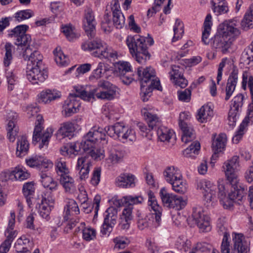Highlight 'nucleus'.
Here are the masks:
<instances>
[{
	"label": "nucleus",
	"instance_id": "nucleus-24",
	"mask_svg": "<svg viewBox=\"0 0 253 253\" xmlns=\"http://www.w3.org/2000/svg\"><path fill=\"white\" fill-rule=\"evenodd\" d=\"M143 198L141 196H126L120 199L115 200L114 204L117 207L125 206V208H131V211L133 209V205L141 203Z\"/></svg>",
	"mask_w": 253,
	"mask_h": 253
},
{
	"label": "nucleus",
	"instance_id": "nucleus-35",
	"mask_svg": "<svg viewBox=\"0 0 253 253\" xmlns=\"http://www.w3.org/2000/svg\"><path fill=\"white\" fill-rule=\"evenodd\" d=\"M95 53V57L100 58L115 59L118 57L117 52L111 47L107 45L105 42L99 52H97Z\"/></svg>",
	"mask_w": 253,
	"mask_h": 253
},
{
	"label": "nucleus",
	"instance_id": "nucleus-5",
	"mask_svg": "<svg viewBox=\"0 0 253 253\" xmlns=\"http://www.w3.org/2000/svg\"><path fill=\"white\" fill-rule=\"evenodd\" d=\"M126 44L130 54L138 63L143 64L149 59L150 55L147 50L145 38L139 35L128 36Z\"/></svg>",
	"mask_w": 253,
	"mask_h": 253
},
{
	"label": "nucleus",
	"instance_id": "nucleus-29",
	"mask_svg": "<svg viewBox=\"0 0 253 253\" xmlns=\"http://www.w3.org/2000/svg\"><path fill=\"white\" fill-rule=\"evenodd\" d=\"M104 43L100 39L96 38L84 42L82 44V48L84 51H93L92 55L95 57V53L99 52Z\"/></svg>",
	"mask_w": 253,
	"mask_h": 253
},
{
	"label": "nucleus",
	"instance_id": "nucleus-19",
	"mask_svg": "<svg viewBox=\"0 0 253 253\" xmlns=\"http://www.w3.org/2000/svg\"><path fill=\"white\" fill-rule=\"evenodd\" d=\"M54 202V200L52 196L50 194L47 193L46 194L45 193L44 196H42L41 203L39 205V214L42 217L46 220L50 219L49 214Z\"/></svg>",
	"mask_w": 253,
	"mask_h": 253
},
{
	"label": "nucleus",
	"instance_id": "nucleus-22",
	"mask_svg": "<svg viewBox=\"0 0 253 253\" xmlns=\"http://www.w3.org/2000/svg\"><path fill=\"white\" fill-rule=\"evenodd\" d=\"M148 205L154 211L153 213H150L155 217L154 226L155 227H157L161 224L162 209L158 205L154 193L152 191H149L148 193Z\"/></svg>",
	"mask_w": 253,
	"mask_h": 253
},
{
	"label": "nucleus",
	"instance_id": "nucleus-34",
	"mask_svg": "<svg viewBox=\"0 0 253 253\" xmlns=\"http://www.w3.org/2000/svg\"><path fill=\"white\" fill-rule=\"evenodd\" d=\"M60 92L55 90L46 89L42 91L39 96V102L44 104L48 103L52 100L60 98Z\"/></svg>",
	"mask_w": 253,
	"mask_h": 253
},
{
	"label": "nucleus",
	"instance_id": "nucleus-54",
	"mask_svg": "<svg viewBox=\"0 0 253 253\" xmlns=\"http://www.w3.org/2000/svg\"><path fill=\"white\" fill-rule=\"evenodd\" d=\"M10 176H13L16 180L22 181L28 179L30 177V173L25 170V169H23L18 167L12 171Z\"/></svg>",
	"mask_w": 253,
	"mask_h": 253
},
{
	"label": "nucleus",
	"instance_id": "nucleus-32",
	"mask_svg": "<svg viewBox=\"0 0 253 253\" xmlns=\"http://www.w3.org/2000/svg\"><path fill=\"white\" fill-rule=\"evenodd\" d=\"M106 133L105 128H98V129H91L86 134L87 138H90L95 144L101 141H105L107 143Z\"/></svg>",
	"mask_w": 253,
	"mask_h": 253
},
{
	"label": "nucleus",
	"instance_id": "nucleus-50",
	"mask_svg": "<svg viewBox=\"0 0 253 253\" xmlns=\"http://www.w3.org/2000/svg\"><path fill=\"white\" fill-rule=\"evenodd\" d=\"M60 182L66 192L73 193L76 190L74 179L69 175L60 178Z\"/></svg>",
	"mask_w": 253,
	"mask_h": 253
},
{
	"label": "nucleus",
	"instance_id": "nucleus-12",
	"mask_svg": "<svg viewBox=\"0 0 253 253\" xmlns=\"http://www.w3.org/2000/svg\"><path fill=\"white\" fill-rule=\"evenodd\" d=\"M239 157L234 156L231 159L225 162L223 166L227 180L231 186L238 184L236 171L239 166Z\"/></svg>",
	"mask_w": 253,
	"mask_h": 253
},
{
	"label": "nucleus",
	"instance_id": "nucleus-60",
	"mask_svg": "<svg viewBox=\"0 0 253 253\" xmlns=\"http://www.w3.org/2000/svg\"><path fill=\"white\" fill-rule=\"evenodd\" d=\"M171 71L169 72L170 80L174 81L180 77H182L184 69L178 65H172L171 67Z\"/></svg>",
	"mask_w": 253,
	"mask_h": 253
},
{
	"label": "nucleus",
	"instance_id": "nucleus-11",
	"mask_svg": "<svg viewBox=\"0 0 253 253\" xmlns=\"http://www.w3.org/2000/svg\"><path fill=\"white\" fill-rule=\"evenodd\" d=\"M28 29L26 25L16 26L13 29L8 31V37L13 39L14 43L18 46H27L31 42V36L26 33Z\"/></svg>",
	"mask_w": 253,
	"mask_h": 253
},
{
	"label": "nucleus",
	"instance_id": "nucleus-7",
	"mask_svg": "<svg viewBox=\"0 0 253 253\" xmlns=\"http://www.w3.org/2000/svg\"><path fill=\"white\" fill-rule=\"evenodd\" d=\"M232 187L234 190H232L229 193L228 196L226 197L224 186L223 185L218 186V197L225 209H230L233 206L234 203L240 204L239 202L243 200L246 194L247 188L238 185V184L236 185L232 186Z\"/></svg>",
	"mask_w": 253,
	"mask_h": 253
},
{
	"label": "nucleus",
	"instance_id": "nucleus-39",
	"mask_svg": "<svg viewBox=\"0 0 253 253\" xmlns=\"http://www.w3.org/2000/svg\"><path fill=\"white\" fill-rule=\"evenodd\" d=\"M64 219L68 220L70 219V216H75L80 213V210L78 204L74 200H70L65 207Z\"/></svg>",
	"mask_w": 253,
	"mask_h": 253
},
{
	"label": "nucleus",
	"instance_id": "nucleus-46",
	"mask_svg": "<svg viewBox=\"0 0 253 253\" xmlns=\"http://www.w3.org/2000/svg\"><path fill=\"white\" fill-rule=\"evenodd\" d=\"M54 59L56 63L61 66H66L69 63V59L61 51L60 48L57 47L53 51Z\"/></svg>",
	"mask_w": 253,
	"mask_h": 253
},
{
	"label": "nucleus",
	"instance_id": "nucleus-20",
	"mask_svg": "<svg viewBox=\"0 0 253 253\" xmlns=\"http://www.w3.org/2000/svg\"><path fill=\"white\" fill-rule=\"evenodd\" d=\"M188 117L189 115L185 112L181 113L179 115V126L183 131L181 140L185 143L192 140L195 137L194 130L191 127L188 126L185 122V120L188 119Z\"/></svg>",
	"mask_w": 253,
	"mask_h": 253
},
{
	"label": "nucleus",
	"instance_id": "nucleus-56",
	"mask_svg": "<svg viewBox=\"0 0 253 253\" xmlns=\"http://www.w3.org/2000/svg\"><path fill=\"white\" fill-rule=\"evenodd\" d=\"M57 172L61 177L69 175V169L66 166V162L62 159H59L56 162Z\"/></svg>",
	"mask_w": 253,
	"mask_h": 253
},
{
	"label": "nucleus",
	"instance_id": "nucleus-21",
	"mask_svg": "<svg viewBox=\"0 0 253 253\" xmlns=\"http://www.w3.org/2000/svg\"><path fill=\"white\" fill-rule=\"evenodd\" d=\"M17 114L13 112H10L6 116L7 121L6 130L7 131V137L10 141L13 142L18 132V127L17 126Z\"/></svg>",
	"mask_w": 253,
	"mask_h": 253
},
{
	"label": "nucleus",
	"instance_id": "nucleus-48",
	"mask_svg": "<svg viewBox=\"0 0 253 253\" xmlns=\"http://www.w3.org/2000/svg\"><path fill=\"white\" fill-rule=\"evenodd\" d=\"M160 196L164 205L171 208L175 195L169 193L165 188H162L160 191Z\"/></svg>",
	"mask_w": 253,
	"mask_h": 253
},
{
	"label": "nucleus",
	"instance_id": "nucleus-41",
	"mask_svg": "<svg viewBox=\"0 0 253 253\" xmlns=\"http://www.w3.org/2000/svg\"><path fill=\"white\" fill-rule=\"evenodd\" d=\"M154 222L155 217L149 213L148 215L139 216L137 221V226L141 230L151 226L155 228L154 226Z\"/></svg>",
	"mask_w": 253,
	"mask_h": 253
},
{
	"label": "nucleus",
	"instance_id": "nucleus-53",
	"mask_svg": "<svg viewBox=\"0 0 253 253\" xmlns=\"http://www.w3.org/2000/svg\"><path fill=\"white\" fill-rule=\"evenodd\" d=\"M174 36L172 42H175L180 39L184 33V26L182 22L178 19H176L173 27Z\"/></svg>",
	"mask_w": 253,
	"mask_h": 253
},
{
	"label": "nucleus",
	"instance_id": "nucleus-64",
	"mask_svg": "<svg viewBox=\"0 0 253 253\" xmlns=\"http://www.w3.org/2000/svg\"><path fill=\"white\" fill-rule=\"evenodd\" d=\"M215 193L216 191H214V192L203 194L204 197V200L205 202V205L207 207H213L216 202L217 200Z\"/></svg>",
	"mask_w": 253,
	"mask_h": 253
},
{
	"label": "nucleus",
	"instance_id": "nucleus-51",
	"mask_svg": "<svg viewBox=\"0 0 253 253\" xmlns=\"http://www.w3.org/2000/svg\"><path fill=\"white\" fill-rule=\"evenodd\" d=\"M176 248L179 250L187 252L191 247V242L184 236L178 237L175 243Z\"/></svg>",
	"mask_w": 253,
	"mask_h": 253
},
{
	"label": "nucleus",
	"instance_id": "nucleus-42",
	"mask_svg": "<svg viewBox=\"0 0 253 253\" xmlns=\"http://www.w3.org/2000/svg\"><path fill=\"white\" fill-rule=\"evenodd\" d=\"M5 234L6 239L0 246V253H7L11 247V243L16 236L15 231L10 230L8 232L5 231Z\"/></svg>",
	"mask_w": 253,
	"mask_h": 253
},
{
	"label": "nucleus",
	"instance_id": "nucleus-6",
	"mask_svg": "<svg viewBox=\"0 0 253 253\" xmlns=\"http://www.w3.org/2000/svg\"><path fill=\"white\" fill-rule=\"evenodd\" d=\"M163 175L166 181L170 184L172 189L175 192L184 194L187 191V184L183 179L180 170L174 166L166 167L163 172Z\"/></svg>",
	"mask_w": 253,
	"mask_h": 253
},
{
	"label": "nucleus",
	"instance_id": "nucleus-36",
	"mask_svg": "<svg viewBox=\"0 0 253 253\" xmlns=\"http://www.w3.org/2000/svg\"><path fill=\"white\" fill-rule=\"evenodd\" d=\"M132 219L131 208H125L120 218L119 226L120 228L123 230L127 229L129 227V223Z\"/></svg>",
	"mask_w": 253,
	"mask_h": 253
},
{
	"label": "nucleus",
	"instance_id": "nucleus-2",
	"mask_svg": "<svg viewBox=\"0 0 253 253\" xmlns=\"http://www.w3.org/2000/svg\"><path fill=\"white\" fill-rule=\"evenodd\" d=\"M137 75L140 83V95L143 101L148 100L153 89L162 90L160 80L156 76L155 71L151 67L145 69L139 67Z\"/></svg>",
	"mask_w": 253,
	"mask_h": 253
},
{
	"label": "nucleus",
	"instance_id": "nucleus-44",
	"mask_svg": "<svg viewBox=\"0 0 253 253\" xmlns=\"http://www.w3.org/2000/svg\"><path fill=\"white\" fill-rule=\"evenodd\" d=\"M22 191L28 206L30 207L32 204V199L35 193L34 182H29L25 183L23 186Z\"/></svg>",
	"mask_w": 253,
	"mask_h": 253
},
{
	"label": "nucleus",
	"instance_id": "nucleus-40",
	"mask_svg": "<svg viewBox=\"0 0 253 253\" xmlns=\"http://www.w3.org/2000/svg\"><path fill=\"white\" fill-rule=\"evenodd\" d=\"M213 115V111L208 105L203 106L199 110L197 116L199 122L204 123L210 120Z\"/></svg>",
	"mask_w": 253,
	"mask_h": 253
},
{
	"label": "nucleus",
	"instance_id": "nucleus-30",
	"mask_svg": "<svg viewBox=\"0 0 253 253\" xmlns=\"http://www.w3.org/2000/svg\"><path fill=\"white\" fill-rule=\"evenodd\" d=\"M95 143L92 142V140L90 138H87V134L84 136L83 140L81 143L75 142L74 144L71 146V150H75L77 152L81 151L87 152L90 151L91 149L95 148Z\"/></svg>",
	"mask_w": 253,
	"mask_h": 253
},
{
	"label": "nucleus",
	"instance_id": "nucleus-59",
	"mask_svg": "<svg viewBox=\"0 0 253 253\" xmlns=\"http://www.w3.org/2000/svg\"><path fill=\"white\" fill-rule=\"evenodd\" d=\"M200 189L203 190V194L214 192L216 191L217 187L215 185L209 181L203 180L199 182L198 185Z\"/></svg>",
	"mask_w": 253,
	"mask_h": 253
},
{
	"label": "nucleus",
	"instance_id": "nucleus-27",
	"mask_svg": "<svg viewBox=\"0 0 253 253\" xmlns=\"http://www.w3.org/2000/svg\"><path fill=\"white\" fill-rule=\"evenodd\" d=\"M135 176L127 173H123L118 176L115 181L116 186L120 188H129L135 186Z\"/></svg>",
	"mask_w": 253,
	"mask_h": 253
},
{
	"label": "nucleus",
	"instance_id": "nucleus-10",
	"mask_svg": "<svg viewBox=\"0 0 253 253\" xmlns=\"http://www.w3.org/2000/svg\"><path fill=\"white\" fill-rule=\"evenodd\" d=\"M185 219L191 227L197 225L202 232H208L211 230L209 217L205 216L201 207L194 208L191 217L186 219L183 217V220Z\"/></svg>",
	"mask_w": 253,
	"mask_h": 253
},
{
	"label": "nucleus",
	"instance_id": "nucleus-13",
	"mask_svg": "<svg viewBox=\"0 0 253 253\" xmlns=\"http://www.w3.org/2000/svg\"><path fill=\"white\" fill-rule=\"evenodd\" d=\"M98 86L103 89L102 91L98 92H97L95 89L94 96L95 95L98 99L111 100L115 99L119 93V89L115 85L108 81H100Z\"/></svg>",
	"mask_w": 253,
	"mask_h": 253
},
{
	"label": "nucleus",
	"instance_id": "nucleus-25",
	"mask_svg": "<svg viewBox=\"0 0 253 253\" xmlns=\"http://www.w3.org/2000/svg\"><path fill=\"white\" fill-rule=\"evenodd\" d=\"M125 155L126 152L123 148L112 146L109 149L108 160L112 165L117 164L123 162Z\"/></svg>",
	"mask_w": 253,
	"mask_h": 253
},
{
	"label": "nucleus",
	"instance_id": "nucleus-52",
	"mask_svg": "<svg viewBox=\"0 0 253 253\" xmlns=\"http://www.w3.org/2000/svg\"><path fill=\"white\" fill-rule=\"evenodd\" d=\"M62 32L70 41H73L79 37V34L77 33L75 28L71 25L63 26L62 28Z\"/></svg>",
	"mask_w": 253,
	"mask_h": 253
},
{
	"label": "nucleus",
	"instance_id": "nucleus-4",
	"mask_svg": "<svg viewBox=\"0 0 253 253\" xmlns=\"http://www.w3.org/2000/svg\"><path fill=\"white\" fill-rule=\"evenodd\" d=\"M76 92L70 93L68 98L65 101L63 108L66 117H70L76 113L81 107V99L89 101L94 98L95 90H92L89 92L82 89L76 88Z\"/></svg>",
	"mask_w": 253,
	"mask_h": 253
},
{
	"label": "nucleus",
	"instance_id": "nucleus-16",
	"mask_svg": "<svg viewBox=\"0 0 253 253\" xmlns=\"http://www.w3.org/2000/svg\"><path fill=\"white\" fill-rule=\"evenodd\" d=\"M141 114L147 122L149 128H147L146 126L143 123H139L137 124V126L141 131L147 133L149 131L160 124L158 117L156 115L152 113L149 108H143L141 110Z\"/></svg>",
	"mask_w": 253,
	"mask_h": 253
},
{
	"label": "nucleus",
	"instance_id": "nucleus-49",
	"mask_svg": "<svg viewBox=\"0 0 253 253\" xmlns=\"http://www.w3.org/2000/svg\"><path fill=\"white\" fill-rule=\"evenodd\" d=\"M200 149V143L198 141H194L183 151V154L186 157L195 158L199 154Z\"/></svg>",
	"mask_w": 253,
	"mask_h": 253
},
{
	"label": "nucleus",
	"instance_id": "nucleus-37",
	"mask_svg": "<svg viewBox=\"0 0 253 253\" xmlns=\"http://www.w3.org/2000/svg\"><path fill=\"white\" fill-rule=\"evenodd\" d=\"M212 17L210 14H209L206 17L204 22L203 30L202 31V42L205 44L209 43L210 39L209 38L211 29Z\"/></svg>",
	"mask_w": 253,
	"mask_h": 253
},
{
	"label": "nucleus",
	"instance_id": "nucleus-43",
	"mask_svg": "<svg viewBox=\"0 0 253 253\" xmlns=\"http://www.w3.org/2000/svg\"><path fill=\"white\" fill-rule=\"evenodd\" d=\"M241 24L245 30L253 28V3L250 5L245 13Z\"/></svg>",
	"mask_w": 253,
	"mask_h": 253
},
{
	"label": "nucleus",
	"instance_id": "nucleus-18",
	"mask_svg": "<svg viewBox=\"0 0 253 253\" xmlns=\"http://www.w3.org/2000/svg\"><path fill=\"white\" fill-rule=\"evenodd\" d=\"M253 102L250 103L248 107L247 115L243 120L240 124L238 130L236 131L235 134L233 137L232 141L233 143L237 144L242 139L243 135L247 130V127L250 122V121L253 119Z\"/></svg>",
	"mask_w": 253,
	"mask_h": 253
},
{
	"label": "nucleus",
	"instance_id": "nucleus-17",
	"mask_svg": "<svg viewBox=\"0 0 253 253\" xmlns=\"http://www.w3.org/2000/svg\"><path fill=\"white\" fill-rule=\"evenodd\" d=\"M83 23L84 29L88 37L91 38L93 37L96 23L92 9L87 8L85 10Z\"/></svg>",
	"mask_w": 253,
	"mask_h": 253
},
{
	"label": "nucleus",
	"instance_id": "nucleus-47",
	"mask_svg": "<svg viewBox=\"0 0 253 253\" xmlns=\"http://www.w3.org/2000/svg\"><path fill=\"white\" fill-rule=\"evenodd\" d=\"M5 76L8 84V89L9 91H12L18 84V78L12 70L9 69L5 70Z\"/></svg>",
	"mask_w": 253,
	"mask_h": 253
},
{
	"label": "nucleus",
	"instance_id": "nucleus-62",
	"mask_svg": "<svg viewBox=\"0 0 253 253\" xmlns=\"http://www.w3.org/2000/svg\"><path fill=\"white\" fill-rule=\"evenodd\" d=\"M34 15L33 12L30 9L20 10L15 14L16 20L21 22L27 19Z\"/></svg>",
	"mask_w": 253,
	"mask_h": 253
},
{
	"label": "nucleus",
	"instance_id": "nucleus-3",
	"mask_svg": "<svg viewBox=\"0 0 253 253\" xmlns=\"http://www.w3.org/2000/svg\"><path fill=\"white\" fill-rule=\"evenodd\" d=\"M240 33L235 21L224 22L219 25L218 34L214 36L212 46L225 53L230 47L232 42L231 38L239 35Z\"/></svg>",
	"mask_w": 253,
	"mask_h": 253
},
{
	"label": "nucleus",
	"instance_id": "nucleus-15",
	"mask_svg": "<svg viewBox=\"0 0 253 253\" xmlns=\"http://www.w3.org/2000/svg\"><path fill=\"white\" fill-rule=\"evenodd\" d=\"M118 211L114 207L107 209L104 213V222L102 226L101 232L103 235H109L113 228L117 223Z\"/></svg>",
	"mask_w": 253,
	"mask_h": 253
},
{
	"label": "nucleus",
	"instance_id": "nucleus-26",
	"mask_svg": "<svg viewBox=\"0 0 253 253\" xmlns=\"http://www.w3.org/2000/svg\"><path fill=\"white\" fill-rule=\"evenodd\" d=\"M238 70L234 69L229 75L225 88V100H228L234 92L238 81Z\"/></svg>",
	"mask_w": 253,
	"mask_h": 253
},
{
	"label": "nucleus",
	"instance_id": "nucleus-55",
	"mask_svg": "<svg viewBox=\"0 0 253 253\" xmlns=\"http://www.w3.org/2000/svg\"><path fill=\"white\" fill-rule=\"evenodd\" d=\"M157 135L161 141L169 142L172 135V132L168 128L163 126L158 128Z\"/></svg>",
	"mask_w": 253,
	"mask_h": 253
},
{
	"label": "nucleus",
	"instance_id": "nucleus-63",
	"mask_svg": "<svg viewBox=\"0 0 253 253\" xmlns=\"http://www.w3.org/2000/svg\"><path fill=\"white\" fill-rule=\"evenodd\" d=\"M247 83L250 89L252 99L253 100V77L251 76L248 78L247 74L244 73L243 74L242 81V87L244 90L246 88Z\"/></svg>",
	"mask_w": 253,
	"mask_h": 253
},
{
	"label": "nucleus",
	"instance_id": "nucleus-31",
	"mask_svg": "<svg viewBox=\"0 0 253 253\" xmlns=\"http://www.w3.org/2000/svg\"><path fill=\"white\" fill-rule=\"evenodd\" d=\"M119 8V4H113L112 7L113 21L114 25L117 29L122 28L125 24V17Z\"/></svg>",
	"mask_w": 253,
	"mask_h": 253
},
{
	"label": "nucleus",
	"instance_id": "nucleus-23",
	"mask_svg": "<svg viewBox=\"0 0 253 253\" xmlns=\"http://www.w3.org/2000/svg\"><path fill=\"white\" fill-rule=\"evenodd\" d=\"M233 249L232 253H248L249 244L245 240L242 234H235L233 236Z\"/></svg>",
	"mask_w": 253,
	"mask_h": 253
},
{
	"label": "nucleus",
	"instance_id": "nucleus-45",
	"mask_svg": "<svg viewBox=\"0 0 253 253\" xmlns=\"http://www.w3.org/2000/svg\"><path fill=\"white\" fill-rule=\"evenodd\" d=\"M226 141L227 137L225 133L219 134L217 138L213 140L212 146L215 153L221 152L223 150Z\"/></svg>",
	"mask_w": 253,
	"mask_h": 253
},
{
	"label": "nucleus",
	"instance_id": "nucleus-57",
	"mask_svg": "<svg viewBox=\"0 0 253 253\" xmlns=\"http://www.w3.org/2000/svg\"><path fill=\"white\" fill-rule=\"evenodd\" d=\"M83 239L86 241L94 240L96 238V232L90 226L84 227L82 229Z\"/></svg>",
	"mask_w": 253,
	"mask_h": 253
},
{
	"label": "nucleus",
	"instance_id": "nucleus-8",
	"mask_svg": "<svg viewBox=\"0 0 253 253\" xmlns=\"http://www.w3.org/2000/svg\"><path fill=\"white\" fill-rule=\"evenodd\" d=\"M105 131L109 136L116 137L124 143L135 140L134 130L129 129L123 123H117L113 126H107L105 127Z\"/></svg>",
	"mask_w": 253,
	"mask_h": 253
},
{
	"label": "nucleus",
	"instance_id": "nucleus-61",
	"mask_svg": "<svg viewBox=\"0 0 253 253\" xmlns=\"http://www.w3.org/2000/svg\"><path fill=\"white\" fill-rule=\"evenodd\" d=\"M5 54L4 58V64L5 66H8L12 59V51L13 49V45L9 42H6L5 44Z\"/></svg>",
	"mask_w": 253,
	"mask_h": 253
},
{
	"label": "nucleus",
	"instance_id": "nucleus-58",
	"mask_svg": "<svg viewBox=\"0 0 253 253\" xmlns=\"http://www.w3.org/2000/svg\"><path fill=\"white\" fill-rule=\"evenodd\" d=\"M244 96L242 94L239 93L235 96L232 100L230 110L238 112L243 105Z\"/></svg>",
	"mask_w": 253,
	"mask_h": 253
},
{
	"label": "nucleus",
	"instance_id": "nucleus-38",
	"mask_svg": "<svg viewBox=\"0 0 253 253\" xmlns=\"http://www.w3.org/2000/svg\"><path fill=\"white\" fill-rule=\"evenodd\" d=\"M29 143L27 138L24 136L18 137L16 148V155L19 157H22L27 154L29 150Z\"/></svg>",
	"mask_w": 253,
	"mask_h": 253
},
{
	"label": "nucleus",
	"instance_id": "nucleus-33",
	"mask_svg": "<svg viewBox=\"0 0 253 253\" xmlns=\"http://www.w3.org/2000/svg\"><path fill=\"white\" fill-rule=\"evenodd\" d=\"M40 177V181L44 188H48L51 191L56 189L57 182L53 180L49 172H41Z\"/></svg>",
	"mask_w": 253,
	"mask_h": 253
},
{
	"label": "nucleus",
	"instance_id": "nucleus-1",
	"mask_svg": "<svg viewBox=\"0 0 253 253\" xmlns=\"http://www.w3.org/2000/svg\"><path fill=\"white\" fill-rule=\"evenodd\" d=\"M23 57L27 60V78L32 84L43 83L48 77V73L42 64L43 57L38 50L33 51L27 45L23 53Z\"/></svg>",
	"mask_w": 253,
	"mask_h": 253
},
{
	"label": "nucleus",
	"instance_id": "nucleus-28",
	"mask_svg": "<svg viewBox=\"0 0 253 253\" xmlns=\"http://www.w3.org/2000/svg\"><path fill=\"white\" fill-rule=\"evenodd\" d=\"M91 162L86 157H82L78 159L77 169L79 170L80 178L85 180L88 177Z\"/></svg>",
	"mask_w": 253,
	"mask_h": 253
},
{
	"label": "nucleus",
	"instance_id": "nucleus-14",
	"mask_svg": "<svg viewBox=\"0 0 253 253\" xmlns=\"http://www.w3.org/2000/svg\"><path fill=\"white\" fill-rule=\"evenodd\" d=\"M115 73L125 84H129L134 80L131 66L128 62H117L115 66Z\"/></svg>",
	"mask_w": 253,
	"mask_h": 253
},
{
	"label": "nucleus",
	"instance_id": "nucleus-9",
	"mask_svg": "<svg viewBox=\"0 0 253 253\" xmlns=\"http://www.w3.org/2000/svg\"><path fill=\"white\" fill-rule=\"evenodd\" d=\"M43 122L42 116L41 115H37L36 125L33 132V143L41 141L39 145L40 149L42 148L44 145H48L49 140L53 133V130L51 128H47L45 131L42 132Z\"/></svg>",
	"mask_w": 253,
	"mask_h": 253
}]
</instances>
